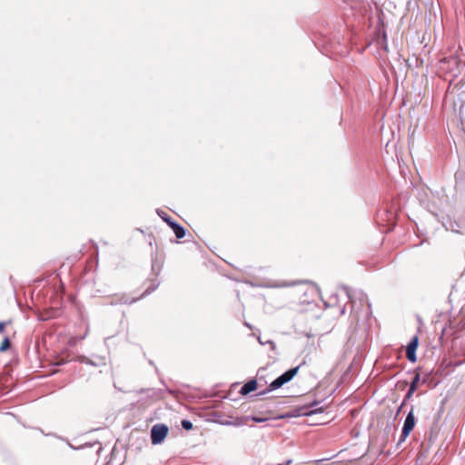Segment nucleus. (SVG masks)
<instances>
[{
	"instance_id": "f257e3e1",
	"label": "nucleus",
	"mask_w": 465,
	"mask_h": 465,
	"mask_svg": "<svg viewBox=\"0 0 465 465\" xmlns=\"http://www.w3.org/2000/svg\"><path fill=\"white\" fill-rule=\"evenodd\" d=\"M404 202L401 199L393 200L391 206H386L377 212L375 222L378 226L387 228V231H391L398 222L401 221V216H404L403 211Z\"/></svg>"
},
{
	"instance_id": "f03ea898",
	"label": "nucleus",
	"mask_w": 465,
	"mask_h": 465,
	"mask_svg": "<svg viewBox=\"0 0 465 465\" xmlns=\"http://www.w3.org/2000/svg\"><path fill=\"white\" fill-rule=\"evenodd\" d=\"M343 291L349 300V302L351 303V313L355 315V319L357 321L360 320L359 313L364 304L367 306L365 317L368 318V316L371 313V304L369 302L367 294L361 290H355L351 292L349 287H343Z\"/></svg>"
},
{
	"instance_id": "7ed1b4c3",
	"label": "nucleus",
	"mask_w": 465,
	"mask_h": 465,
	"mask_svg": "<svg viewBox=\"0 0 465 465\" xmlns=\"http://www.w3.org/2000/svg\"><path fill=\"white\" fill-rule=\"evenodd\" d=\"M300 367L301 365H298L284 371L282 374L273 380L264 391H260L257 396L265 395L270 391L282 388L284 384L291 381L297 375Z\"/></svg>"
},
{
	"instance_id": "20e7f679",
	"label": "nucleus",
	"mask_w": 465,
	"mask_h": 465,
	"mask_svg": "<svg viewBox=\"0 0 465 465\" xmlns=\"http://www.w3.org/2000/svg\"><path fill=\"white\" fill-rule=\"evenodd\" d=\"M169 428L163 423L154 424L151 429V442L153 445L161 444L167 437Z\"/></svg>"
},
{
	"instance_id": "39448f33",
	"label": "nucleus",
	"mask_w": 465,
	"mask_h": 465,
	"mask_svg": "<svg viewBox=\"0 0 465 465\" xmlns=\"http://www.w3.org/2000/svg\"><path fill=\"white\" fill-rule=\"evenodd\" d=\"M327 409V406H321L315 410H308L306 406L295 408L288 411L283 417H300V416H312L318 413H323Z\"/></svg>"
},
{
	"instance_id": "423d86ee",
	"label": "nucleus",
	"mask_w": 465,
	"mask_h": 465,
	"mask_svg": "<svg viewBox=\"0 0 465 465\" xmlns=\"http://www.w3.org/2000/svg\"><path fill=\"white\" fill-rule=\"evenodd\" d=\"M139 298H132L130 299L126 294H116L114 295L109 302L110 305H117V304H132L135 302Z\"/></svg>"
},
{
	"instance_id": "0eeeda50",
	"label": "nucleus",
	"mask_w": 465,
	"mask_h": 465,
	"mask_svg": "<svg viewBox=\"0 0 465 465\" xmlns=\"http://www.w3.org/2000/svg\"><path fill=\"white\" fill-rule=\"evenodd\" d=\"M169 227L173 230L177 239H182L186 235V229L174 220L169 221Z\"/></svg>"
},
{
	"instance_id": "6e6552de",
	"label": "nucleus",
	"mask_w": 465,
	"mask_h": 465,
	"mask_svg": "<svg viewBox=\"0 0 465 465\" xmlns=\"http://www.w3.org/2000/svg\"><path fill=\"white\" fill-rule=\"evenodd\" d=\"M258 383L255 379L250 380L245 382L240 390V393L242 395H248L249 393L254 391L257 389Z\"/></svg>"
},
{
	"instance_id": "1a4fd4ad",
	"label": "nucleus",
	"mask_w": 465,
	"mask_h": 465,
	"mask_svg": "<svg viewBox=\"0 0 465 465\" xmlns=\"http://www.w3.org/2000/svg\"><path fill=\"white\" fill-rule=\"evenodd\" d=\"M419 381H420V375H419V373H417L409 387V399L411 398V394L417 390Z\"/></svg>"
},
{
	"instance_id": "9d476101",
	"label": "nucleus",
	"mask_w": 465,
	"mask_h": 465,
	"mask_svg": "<svg viewBox=\"0 0 465 465\" xmlns=\"http://www.w3.org/2000/svg\"><path fill=\"white\" fill-rule=\"evenodd\" d=\"M159 285V282H155V281L152 282L151 284L146 288V290L143 292L140 298H143L146 295L152 293Z\"/></svg>"
},
{
	"instance_id": "9b49d317",
	"label": "nucleus",
	"mask_w": 465,
	"mask_h": 465,
	"mask_svg": "<svg viewBox=\"0 0 465 465\" xmlns=\"http://www.w3.org/2000/svg\"><path fill=\"white\" fill-rule=\"evenodd\" d=\"M258 341L261 345H265V344H268L270 345V348L272 351H275L276 349V344L272 340H263L261 336L258 337Z\"/></svg>"
},
{
	"instance_id": "f8f14e48",
	"label": "nucleus",
	"mask_w": 465,
	"mask_h": 465,
	"mask_svg": "<svg viewBox=\"0 0 465 465\" xmlns=\"http://www.w3.org/2000/svg\"><path fill=\"white\" fill-rule=\"evenodd\" d=\"M407 439V418L404 420L401 427V437L399 440V444L404 441Z\"/></svg>"
},
{
	"instance_id": "ddd939ff",
	"label": "nucleus",
	"mask_w": 465,
	"mask_h": 465,
	"mask_svg": "<svg viewBox=\"0 0 465 465\" xmlns=\"http://www.w3.org/2000/svg\"><path fill=\"white\" fill-rule=\"evenodd\" d=\"M157 214L159 215V217L164 222L166 223L168 225H169V221H173V219L168 215L165 212L162 211V210H157L156 211Z\"/></svg>"
},
{
	"instance_id": "4468645a",
	"label": "nucleus",
	"mask_w": 465,
	"mask_h": 465,
	"mask_svg": "<svg viewBox=\"0 0 465 465\" xmlns=\"http://www.w3.org/2000/svg\"><path fill=\"white\" fill-rule=\"evenodd\" d=\"M10 345H11V342H10L9 338L5 337L0 344V351L3 352V351H7L9 349Z\"/></svg>"
},
{
	"instance_id": "2eb2a0df",
	"label": "nucleus",
	"mask_w": 465,
	"mask_h": 465,
	"mask_svg": "<svg viewBox=\"0 0 465 465\" xmlns=\"http://www.w3.org/2000/svg\"><path fill=\"white\" fill-rule=\"evenodd\" d=\"M181 426L183 430H190L193 429V422L189 420L184 419V420H182Z\"/></svg>"
},
{
	"instance_id": "dca6fc26",
	"label": "nucleus",
	"mask_w": 465,
	"mask_h": 465,
	"mask_svg": "<svg viewBox=\"0 0 465 465\" xmlns=\"http://www.w3.org/2000/svg\"><path fill=\"white\" fill-rule=\"evenodd\" d=\"M419 339L417 336L413 337L409 342V347L411 346V351H416L418 347Z\"/></svg>"
},
{
	"instance_id": "f3484780",
	"label": "nucleus",
	"mask_w": 465,
	"mask_h": 465,
	"mask_svg": "<svg viewBox=\"0 0 465 465\" xmlns=\"http://www.w3.org/2000/svg\"><path fill=\"white\" fill-rule=\"evenodd\" d=\"M245 420H253L254 422H257V423H261V422H263L266 420V419H263V418H260V417H257V416H246L243 418Z\"/></svg>"
},
{
	"instance_id": "a211bd4d",
	"label": "nucleus",
	"mask_w": 465,
	"mask_h": 465,
	"mask_svg": "<svg viewBox=\"0 0 465 465\" xmlns=\"http://www.w3.org/2000/svg\"><path fill=\"white\" fill-rule=\"evenodd\" d=\"M397 159H398L399 168H400L401 173L404 175V168L401 165V163L404 164V160H403L402 154L397 153Z\"/></svg>"
},
{
	"instance_id": "6ab92c4d",
	"label": "nucleus",
	"mask_w": 465,
	"mask_h": 465,
	"mask_svg": "<svg viewBox=\"0 0 465 465\" xmlns=\"http://www.w3.org/2000/svg\"><path fill=\"white\" fill-rule=\"evenodd\" d=\"M75 361L84 364L89 363V358L84 355H77Z\"/></svg>"
},
{
	"instance_id": "aec40b11",
	"label": "nucleus",
	"mask_w": 465,
	"mask_h": 465,
	"mask_svg": "<svg viewBox=\"0 0 465 465\" xmlns=\"http://www.w3.org/2000/svg\"><path fill=\"white\" fill-rule=\"evenodd\" d=\"M415 425V420L411 412H409V433L413 429Z\"/></svg>"
},
{
	"instance_id": "412c9836",
	"label": "nucleus",
	"mask_w": 465,
	"mask_h": 465,
	"mask_svg": "<svg viewBox=\"0 0 465 465\" xmlns=\"http://www.w3.org/2000/svg\"><path fill=\"white\" fill-rule=\"evenodd\" d=\"M320 403H321V401H316L315 400V401L310 402L308 405H305V406L308 408V410H315V409L319 408L318 405Z\"/></svg>"
},
{
	"instance_id": "4be33fe9",
	"label": "nucleus",
	"mask_w": 465,
	"mask_h": 465,
	"mask_svg": "<svg viewBox=\"0 0 465 465\" xmlns=\"http://www.w3.org/2000/svg\"><path fill=\"white\" fill-rule=\"evenodd\" d=\"M88 365H92V366H95V367H98V366H101V365H104V359L103 358H99V361H94L92 360L89 359V363H87Z\"/></svg>"
},
{
	"instance_id": "5701e85b",
	"label": "nucleus",
	"mask_w": 465,
	"mask_h": 465,
	"mask_svg": "<svg viewBox=\"0 0 465 465\" xmlns=\"http://www.w3.org/2000/svg\"><path fill=\"white\" fill-rule=\"evenodd\" d=\"M409 361H416L415 351H411V346L409 347Z\"/></svg>"
},
{
	"instance_id": "b1692460",
	"label": "nucleus",
	"mask_w": 465,
	"mask_h": 465,
	"mask_svg": "<svg viewBox=\"0 0 465 465\" xmlns=\"http://www.w3.org/2000/svg\"><path fill=\"white\" fill-rule=\"evenodd\" d=\"M407 404V394H405L402 398V401H401V406L399 407V412L400 411H403V409L405 407V405Z\"/></svg>"
},
{
	"instance_id": "393cba45",
	"label": "nucleus",
	"mask_w": 465,
	"mask_h": 465,
	"mask_svg": "<svg viewBox=\"0 0 465 465\" xmlns=\"http://www.w3.org/2000/svg\"><path fill=\"white\" fill-rule=\"evenodd\" d=\"M11 323V321L8 322H0V333L5 331V328L7 324Z\"/></svg>"
},
{
	"instance_id": "a878e982",
	"label": "nucleus",
	"mask_w": 465,
	"mask_h": 465,
	"mask_svg": "<svg viewBox=\"0 0 465 465\" xmlns=\"http://www.w3.org/2000/svg\"><path fill=\"white\" fill-rule=\"evenodd\" d=\"M292 460L289 459V460H286L285 461L282 462V463H278L276 465H290L292 464Z\"/></svg>"
},
{
	"instance_id": "bb28decb",
	"label": "nucleus",
	"mask_w": 465,
	"mask_h": 465,
	"mask_svg": "<svg viewBox=\"0 0 465 465\" xmlns=\"http://www.w3.org/2000/svg\"><path fill=\"white\" fill-rule=\"evenodd\" d=\"M341 314H344V313H345V307H343V308L341 310Z\"/></svg>"
},
{
	"instance_id": "cd10ccee",
	"label": "nucleus",
	"mask_w": 465,
	"mask_h": 465,
	"mask_svg": "<svg viewBox=\"0 0 465 465\" xmlns=\"http://www.w3.org/2000/svg\"><path fill=\"white\" fill-rule=\"evenodd\" d=\"M234 424H235V425H242V424H243V422L237 421V422H235Z\"/></svg>"
},
{
	"instance_id": "c85d7f7f",
	"label": "nucleus",
	"mask_w": 465,
	"mask_h": 465,
	"mask_svg": "<svg viewBox=\"0 0 465 465\" xmlns=\"http://www.w3.org/2000/svg\"><path fill=\"white\" fill-rule=\"evenodd\" d=\"M405 103H406V100H405V97H403V98H402V104H403V105L405 104Z\"/></svg>"
},
{
	"instance_id": "c756f323",
	"label": "nucleus",
	"mask_w": 465,
	"mask_h": 465,
	"mask_svg": "<svg viewBox=\"0 0 465 465\" xmlns=\"http://www.w3.org/2000/svg\"><path fill=\"white\" fill-rule=\"evenodd\" d=\"M149 363H150L151 365H153V361H149Z\"/></svg>"
}]
</instances>
